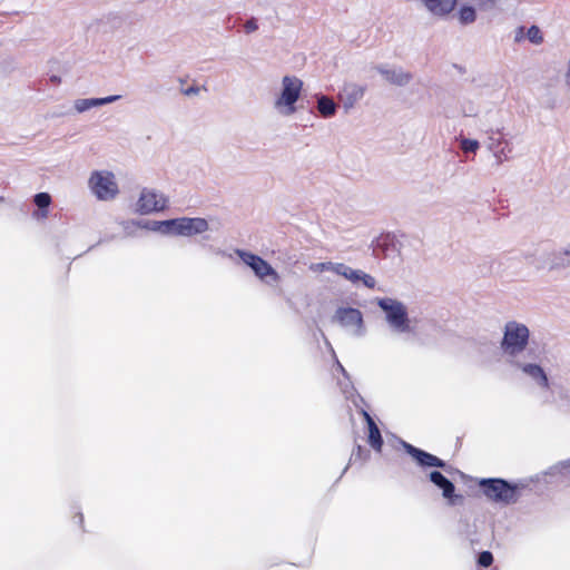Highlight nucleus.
<instances>
[{
	"mask_svg": "<svg viewBox=\"0 0 570 570\" xmlns=\"http://www.w3.org/2000/svg\"><path fill=\"white\" fill-rule=\"evenodd\" d=\"M362 272L363 271L354 269L344 263H342V266L338 267V275L346 278L354 285H357L360 283Z\"/></svg>",
	"mask_w": 570,
	"mask_h": 570,
	"instance_id": "obj_24",
	"label": "nucleus"
},
{
	"mask_svg": "<svg viewBox=\"0 0 570 570\" xmlns=\"http://www.w3.org/2000/svg\"><path fill=\"white\" fill-rule=\"evenodd\" d=\"M527 38L529 39L530 42L535 43V45H539L543 40L541 30L537 26H531L528 29Z\"/></svg>",
	"mask_w": 570,
	"mask_h": 570,
	"instance_id": "obj_29",
	"label": "nucleus"
},
{
	"mask_svg": "<svg viewBox=\"0 0 570 570\" xmlns=\"http://www.w3.org/2000/svg\"><path fill=\"white\" fill-rule=\"evenodd\" d=\"M315 99L316 110L322 118L328 119L336 115L338 105L333 100V98L324 94H316Z\"/></svg>",
	"mask_w": 570,
	"mask_h": 570,
	"instance_id": "obj_17",
	"label": "nucleus"
},
{
	"mask_svg": "<svg viewBox=\"0 0 570 570\" xmlns=\"http://www.w3.org/2000/svg\"><path fill=\"white\" fill-rule=\"evenodd\" d=\"M391 247H394L390 236L379 237L373 244V253L375 256H387Z\"/></svg>",
	"mask_w": 570,
	"mask_h": 570,
	"instance_id": "obj_23",
	"label": "nucleus"
},
{
	"mask_svg": "<svg viewBox=\"0 0 570 570\" xmlns=\"http://www.w3.org/2000/svg\"><path fill=\"white\" fill-rule=\"evenodd\" d=\"M236 254L238 257L243 261L245 265L250 267V269L254 272V274L265 283L269 284L271 282L267 279L268 277L272 279V282L276 283L279 279V275L277 272L273 268V266L265 261L263 257L244 250V249H236Z\"/></svg>",
	"mask_w": 570,
	"mask_h": 570,
	"instance_id": "obj_6",
	"label": "nucleus"
},
{
	"mask_svg": "<svg viewBox=\"0 0 570 570\" xmlns=\"http://www.w3.org/2000/svg\"><path fill=\"white\" fill-rule=\"evenodd\" d=\"M371 456V453L367 449L363 448L362 445L357 444L354 450L352 451V454L350 456L348 464L344 468L341 476L347 471L348 465L360 463L362 465L365 463Z\"/></svg>",
	"mask_w": 570,
	"mask_h": 570,
	"instance_id": "obj_20",
	"label": "nucleus"
},
{
	"mask_svg": "<svg viewBox=\"0 0 570 570\" xmlns=\"http://www.w3.org/2000/svg\"><path fill=\"white\" fill-rule=\"evenodd\" d=\"M479 488L487 499L502 505L515 504L529 488L524 480L509 481L503 478H483Z\"/></svg>",
	"mask_w": 570,
	"mask_h": 570,
	"instance_id": "obj_2",
	"label": "nucleus"
},
{
	"mask_svg": "<svg viewBox=\"0 0 570 570\" xmlns=\"http://www.w3.org/2000/svg\"><path fill=\"white\" fill-rule=\"evenodd\" d=\"M50 81H51L52 83H55V85H58V83H60V82H61V78H60L59 76H57V75H52V76L50 77Z\"/></svg>",
	"mask_w": 570,
	"mask_h": 570,
	"instance_id": "obj_36",
	"label": "nucleus"
},
{
	"mask_svg": "<svg viewBox=\"0 0 570 570\" xmlns=\"http://www.w3.org/2000/svg\"><path fill=\"white\" fill-rule=\"evenodd\" d=\"M529 343L530 331L525 324L517 321L505 323L500 348L507 357V363L510 362V358L522 355L533 361L539 360V353L534 347L529 346Z\"/></svg>",
	"mask_w": 570,
	"mask_h": 570,
	"instance_id": "obj_1",
	"label": "nucleus"
},
{
	"mask_svg": "<svg viewBox=\"0 0 570 570\" xmlns=\"http://www.w3.org/2000/svg\"><path fill=\"white\" fill-rule=\"evenodd\" d=\"M336 364H337V368L343 374V376L350 381V375H348L347 371L344 368V366L338 361H336Z\"/></svg>",
	"mask_w": 570,
	"mask_h": 570,
	"instance_id": "obj_35",
	"label": "nucleus"
},
{
	"mask_svg": "<svg viewBox=\"0 0 570 570\" xmlns=\"http://www.w3.org/2000/svg\"><path fill=\"white\" fill-rule=\"evenodd\" d=\"M428 480L434 484L442 492V497L446 500L451 507L462 504L464 497L455 493L454 483L445 476L441 471L433 470L428 473Z\"/></svg>",
	"mask_w": 570,
	"mask_h": 570,
	"instance_id": "obj_10",
	"label": "nucleus"
},
{
	"mask_svg": "<svg viewBox=\"0 0 570 570\" xmlns=\"http://www.w3.org/2000/svg\"><path fill=\"white\" fill-rule=\"evenodd\" d=\"M303 81L295 76H284L282 79V89L275 100V108L284 116H291L296 112V102L301 98Z\"/></svg>",
	"mask_w": 570,
	"mask_h": 570,
	"instance_id": "obj_4",
	"label": "nucleus"
},
{
	"mask_svg": "<svg viewBox=\"0 0 570 570\" xmlns=\"http://www.w3.org/2000/svg\"><path fill=\"white\" fill-rule=\"evenodd\" d=\"M156 222L157 220L131 219V220L122 222V227H124L126 234L130 236V235H132L134 228H142V229L157 232V228L155 226H153V225H155Z\"/></svg>",
	"mask_w": 570,
	"mask_h": 570,
	"instance_id": "obj_19",
	"label": "nucleus"
},
{
	"mask_svg": "<svg viewBox=\"0 0 570 570\" xmlns=\"http://www.w3.org/2000/svg\"><path fill=\"white\" fill-rule=\"evenodd\" d=\"M89 186L99 200H109L119 193L115 176L110 171H94L89 178Z\"/></svg>",
	"mask_w": 570,
	"mask_h": 570,
	"instance_id": "obj_8",
	"label": "nucleus"
},
{
	"mask_svg": "<svg viewBox=\"0 0 570 570\" xmlns=\"http://www.w3.org/2000/svg\"><path fill=\"white\" fill-rule=\"evenodd\" d=\"M342 266V263H333V262H325V263H318L316 264V271L324 272V271H331L338 275V267Z\"/></svg>",
	"mask_w": 570,
	"mask_h": 570,
	"instance_id": "obj_30",
	"label": "nucleus"
},
{
	"mask_svg": "<svg viewBox=\"0 0 570 570\" xmlns=\"http://www.w3.org/2000/svg\"><path fill=\"white\" fill-rule=\"evenodd\" d=\"M258 29L257 20L256 18H250L246 21L244 24V30L246 33H252Z\"/></svg>",
	"mask_w": 570,
	"mask_h": 570,
	"instance_id": "obj_32",
	"label": "nucleus"
},
{
	"mask_svg": "<svg viewBox=\"0 0 570 570\" xmlns=\"http://www.w3.org/2000/svg\"><path fill=\"white\" fill-rule=\"evenodd\" d=\"M374 69L382 75L386 81L395 86H406L413 79V75L404 71L401 67L391 69L386 65H376Z\"/></svg>",
	"mask_w": 570,
	"mask_h": 570,
	"instance_id": "obj_12",
	"label": "nucleus"
},
{
	"mask_svg": "<svg viewBox=\"0 0 570 570\" xmlns=\"http://www.w3.org/2000/svg\"><path fill=\"white\" fill-rule=\"evenodd\" d=\"M365 94V87L356 83L344 85L342 91L338 95L340 100L343 104V109L347 114L354 105L363 98Z\"/></svg>",
	"mask_w": 570,
	"mask_h": 570,
	"instance_id": "obj_14",
	"label": "nucleus"
},
{
	"mask_svg": "<svg viewBox=\"0 0 570 570\" xmlns=\"http://www.w3.org/2000/svg\"><path fill=\"white\" fill-rule=\"evenodd\" d=\"M33 203L40 209L49 208L51 204V196L46 191L38 193L33 196Z\"/></svg>",
	"mask_w": 570,
	"mask_h": 570,
	"instance_id": "obj_25",
	"label": "nucleus"
},
{
	"mask_svg": "<svg viewBox=\"0 0 570 570\" xmlns=\"http://www.w3.org/2000/svg\"><path fill=\"white\" fill-rule=\"evenodd\" d=\"M48 214H49V208H46V209L38 208L37 210H35L32 213V217L37 220H42L48 217Z\"/></svg>",
	"mask_w": 570,
	"mask_h": 570,
	"instance_id": "obj_33",
	"label": "nucleus"
},
{
	"mask_svg": "<svg viewBox=\"0 0 570 570\" xmlns=\"http://www.w3.org/2000/svg\"><path fill=\"white\" fill-rule=\"evenodd\" d=\"M523 355L517 358H510L508 364L517 370H520L525 376L532 380L540 389L549 390L550 381L543 367Z\"/></svg>",
	"mask_w": 570,
	"mask_h": 570,
	"instance_id": "obj_7",
	"label": "nucleus"
},
{
	"mask_svg": "<svg viewBox=\"0 0 570 570\" xmlns=\"http://www.w3.org/2000/svg\"><path fill=\"white\" fill-rule=\"evenodd\" d=\"M556 262L552 267H570V244L556 257Z\"/></svg>",
	"mask_w": 570,
	"mask_h": 570,
	"instance_id": "obj_27",
	"label": "nucleus"
},
{
	"mask_svg": "<svg viewBox=\"0 0 570 570\" xmlns=\"http://www.w3.org/2000/svg\"><path fill=\"white\" fill-rule=\"evenodd\" d=\"M360 282H362V284L366 288H371V289H373L375 287V285H376L375 278L373 276H371L370 274H366L364 272H362Z\"/></svg>",
	"mask_w": 570,
	"mask_h": 570,
	"instance_id": "obj_31",
	"label": "nucleus"
},
{
	"mask_svg": "<svg viewBox=\"0 0 570 570\" xmlns=\"http://www.w3.org/2000/svg\"><path fill=\"white\" fill-rule=\"evenodd\" d=\"M344 394L346 395V399L351 400L353 405L357 409V411H361V407L365 409L367 407V403L364 400V397L356 391L352 382L350 381V386H345L343 389Z\"/></svg>",
	"mask_w": 570,
	"mask_h": 570,
	"instance_id": "obj_22",
	"label": "nucleus"
},
{
	"mask_svg": "<svg viewBox=\"0 0 570 570\" xmlns=\"http://www.w3.org/2000/svg\"><path fill=\"white\" fill-rule=\"evenodd\" d=\"M209 229L207 219L203 217H180L179 236L191 237Z\"/></svg>",
	"mask_w": 570,
	"mask_h": 570,
	"instance_id": "obj_13",
	"label": "nucleus"
},
{
	"mask_svg": "<svg viewBox=\"0 0 570 570\" xmlns=\"http://www.w3.org/2000/svg\"><path fill=\"white\" fill-rule=\"evenodd\" d=\"M360 414L363 416L366 425H367V442L372 446V449L379 453L382 452V448L384 444L383 436L381 434V431L374 421L373 416L370 414V412L363 407H361Z\"/></svg>",
	"mask_w": 570,
	"mask_h": 570,
	"instance_id": "obj_15",
	"label": "nucleus"
},
{
	"mask_svg": "<svg viewBox=\"0 0 570 570\" xmlns=\"http://www.w3.org/2000/svg\"><path fill=\"white\" fill-rule=\"evenodd\" d=\"M476 10L479 9L474 4L463 3L459 10V21L462 24L473 23L476 20Z\"/></svg>",
	"mask_w": 570,
	"mask_h": 570,
	"instance_id": "obj_21",
	"label": "nucleus"
},
{
	"mask_svg": "<svg viewBox=\"0 0 570 570\" xmlns=\"http://www.w3.org/2000/svg\"><path fill=\"white\" fill-rule=\"evenodd\" d=\"M154 226L157 228V232H159L164 235L179 236L180 217L165 219V220H158L155 223Z\"/></svg>",
	"mask_w": 570,
	"mask_h": 570,
	"instance_id": "obj_18",
	"label": "nucleus"
},
{
	"mask_svg": "<svg viewBox=\"0 0 570 570\" xmlns=\"http://www.w3.org/2000/svg\"><path fill=\"white\" fill-rule=\"evenodd\" d=\"M530 263H531V264H533L537 268H540V267H541V265H540V264H537L534 261H531Z\"/></svg>",
	"mask_w": 570,
	"mask_h": 570,
	"instance_id": "obj_39",
	"label": "nucleus"
},
{
	"mask_svg": "<svg viewBox=\"0 0 570 570\" xmlns=\"http://www.w3.org/2000/svg\"><path fill=\"white\" fill-rule=\"evenodd\" d=\"M167 206V198L155 190L144 188L136 204V212L140 215H147L160 212Z\"/></svg>",
	"mask_w": 570,
	"mask_h": 570,
	"instance_id": "obj_11",
	"label": "nucleus"
},
{
	"mask_svg": "<svg viewBox=\"0 0 570 570\" xmlns=\"http://www.w3.org/2000/svg\"><path fill=\"white\" fill-rule=\"evenodd\" d=\"M332 321L345 328H353V333L356 336H362L365 332L363 314L358 308L338 307Z\"/></svg>",
	"mask_w": 570,
	"mask_h": 570,
	"instance_id": "obj_9",
	"label": "nucleus"
},
{
	"mask_svg": "<svg viewBox=\"0 0 570 570\" xmlns=\"http://www.w3.org/2000/svg\"><path fill=\"white\" fill-rule=\"evenodd\" d=\"M376 304L384 312L385 321L393 333L412 332L407 308L402 302L391 297H381L377 298Z\"/></svg>",
	"mask_w": 570,
	"mask_h": 570,
	"instance_id": "obj_3",
	"label": "nucleus"
},
{
	"mask_svg": "<svg viewBox=\"0 0 570 570\" xmlns=\"http://www.w3.org/2000/svg\"><path fill=\"white\" fill-rule=\"evenodd\" d=\"M400 444L402 445L403 450L415 461L420 469L425 471L431 468H438L443 470L445 473L452 472L453 468L439 456L416 448L404 440H400Z\"/></svg>",
	"mask_w": 570,
	"mask_h": 570,
	"instance_id": "obj_5",
	"label": "nucleus"
},
{
	"mask_svg": "<svg viewBox=\"0 0 570 570\" xmlns=\"http://www.w3.org/2000/svg\"><path fill=\"white\" fill-rule=\"evenodd\" d=\"M460 148L463 153H475L480 148V144L475 139L462 138L460 141Z\"/></svg>",
	"mask_w": 570,
	"mask_h": 570,
	"instance_id": "obj_26",
	"label": "nucleus"
},
{
	"mask_svg": "<svg viewBox=\"0 0 570 570\" xmlns=\"http://www.w3.org/2000/svg\"><path fill=\"white\" fill-rule=\"evenodd\" d=\"M77 517H78V523L81 525V524H82V522H83V515H82V513H81V512H79V513L77 514Z\"/></svg>",
	"mask_w": 570,
	"mask_h": 570,
	"instance_id": "obj_37",
	"label": "nucleus"
},
{
	"mask_svg": "<svg viewBox=\"0 0 570 570\" xmlns=\"http://www.w3.org/2000/svg\"><path fill=\"white\" fill-rule=\"evenodd\" d=\"M181 91L185 96H195L199 94L200 88L198 86H190L186 89H183Z\"/></svg>",
	"mask_w": 570,
	"mask_h": 570,
	"instance_id": "obj_34",
	"label": "nucleus"
},
{
	"mask_svg": "<svg viewBox=\"0 0 570 570\" xmlns=\"http://www.w3.org/2000/svg\"><path fill=\"white\" fill-rule=\"evenodd\" d=\"M121 98L120 95H111L102 98H85L77 99L75 101V109L78 112H85L94 107H100L104 105H108L115 101H118Z\"/></svg>",
	"mask_w": 570,
	"mask_h": 570,
	"instance_id": "obj_16",
	"label": "nucleus"
},
{
	"mask_svg": "<svg viewBox=\"0 0 570 570\" xmlns=\"http://www.w3.org/2000/svg\"><path fill=\"white\" fill-rule=\"evenodd\" d=\"M567 85L570 88V65H569V69H568V72H567Z\"/></svg>",
	"mask_w": 570,
	"mask_h": 570,
	"instance_id": "obj_38",
	"label": "nucleus"
},
{
	"mask_svg": "<svg viewBox=\"0 0 570 570\" xmlns=\"http://www.w3.org/2000/svg\"><path fill=\"white\" fill-rule=\"evenodd\" d=\"M493 554L491 551H482L478 554L476 563L482 568H489L493 563Z\"/></svg>",
	"mask_w": 570,
	"mask_h": 570,
	"instance_id": "obj_28",
	"label": "nucleus"
}]
</instances>
